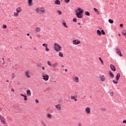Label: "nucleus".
I'll use <instances>...</instances> for the list:
<instances>
[{"instance_id": "nucleus-1", "label": "nucleus", "mask_w": 126, "mask_h": 126, "mask_svg": "<svg viewBox=\"0 0 126 126\" xmlns=\"http://www.w3.org/2000/svg\"><path fill=\"white\" fill-rule=\"evenodd\" d=\"M75 13L78 18H83V13H84V10L83 9L79 7L75 10Z\"/></svg>"}, {"instance_id": "nucleus-2", "label": "nucleus", "mask_w": 126, "mask_h": 126, "mask_svg": "<svg viewBox=\"0 0 126 126\" xmlns=\"http://www.w3.org/2000/svg\"><path fill=\"white\" fill-rule=\"evenodd\" d=\"M54 50L56 51V52H61L62 50V48L61 46L59 45L58 43H55L54 44Z\"/></svg>"}, {"instance_id": "nucleus-3", "label": "nucleus", "mask_w": 126, "mask_h": 126, "mask_svg": "<svg viewBox=\"0 0 126 126\" xmlns=\"http://www.w3.org/2000/svg\"><path fill=\"white\" fill-rule=\"evenodd\" d=\"M42 79H43V80H45V81H48V80H49V75L48 74L42 73Z\"/></svg>"}, {"instance_id": "nucleus-4", "label": "nucleus", "mask_w": 126, "mask_h": 126, "mask_svg": "<svg viewBox=\"0 0 126 126\" xmlns=\"http://www.w3.org/2000/svg\"><path fill=\"white\" fill-rule=\"evenodd\" d=\"M0 121L3 125H6V122L5 121V118H4V117L0 115Z\"/></svg>"}, {"instance_id": "nucleus-5", "label": "nucleus", "mask_w": 126, "mask_h": 126, "mask_svg": "<svg viewBox=\"0 0 126 126\" xmlns=\"http://www.w3.org/2000/svg\"><path fill=\"white\" fill-rule=\"evenodd\" d=\"M99 79L102 82H105L106 81V76L104 75H99Z\"/></svg>"}, {"instance_id": "nucleus-6", "label": "nucleus", "mask_w": 126, "mask_h": 126, "mask_svg": "<svg viewBox=\"0 0 126 126\" xmlns=\"http://www.w3.org/2000/svg\"><path fill=\"white\" fill-rule=\"evenodd\" d=\"M116 50L117 54H118L120 57H123V55L122 54V52H121V50H120L119 47H116Z\"/></svg>"}, {"instance_id": "nucleus-7", "label": "nucleus", "mask_w": 126, "mask_h": 126, "mask_svg": "<svg viewBox=\"0 0 126 126\" xmlns=\"http://www.w3.org/2000/svg\"><path fill=\"white\" fill-rule=\"evenodd\" d=\"M73 44L74 45H79L80 44V41L78 39L73 40Z\"/></svg>"}, {"instance_id": "nucleus-8", "label": "nucleus", "mask_w": 126, "mask_h": 126, "mask_svg": "<svg viewBox=\"0 0 126 126\" xmlns=\"http://www.w3.org/2000/svg\"><path fill=\"white\" fill-rule=\"evenodd\" d=\"M85 111H86V114H90V113H91V108H90V107H87L85 109Z\"/></svg>"}, {"instance_id": "nucleus-9", "label": "nucleus", "mask_w": 126, "mask_h": 126, "mask_svg": "<svg viewBox=\"0 0 126 126\" xmlns=\"http://www.w3.org/2000/svg\"><path fill=\"white\" fill-rule=\"evenodd\" d=\"M73 80L74 81V82H76V83H78V82H79V78L77 76H75L73 78Z\"/></svg>"}, {"instance_id": "nucleus-10", "label": "nucleus", "mask_w": 126, "mask_h": 126, "mask_svg": "<svg viewBox=\"0 0 126 126\" xmlns=\"http://www.w3.org/2000/svg\"><path fill=\"white\" fill-rule=\"evenodd\" d=\"M25 74L27 77H28V78H30V77H31V76L30 75V71L29 70L26 71L25 72Z\"/></svg>"}, {"instance_id": "nucleus-11", "label": "nucleus", "mask_w": 126, "mask_h": 126, "mask_svg": "<svg viewBox=\"0 0 126 126\" xmlns=\"http://www.w3.org/2000/svg\"><path fill=\"white\" fill-rule=\"evenodd\" d=\"M16 11L19 13H20V12H22V8H21V7H19L17 8Z\"/></svg>"}, {"instance_id": "nucleus-12", "label": "nucleus", "mask_w": 126, "mask_h": 126, "mask_svg": "<svg viewBox=\"0 0 126 126\" xmlns=\"http://www.w3.org/2000/svg\"><path fill=\"white\" fill-rule=\"evenodd\" d=\"M40 12L41 13H46V9L44 7L40 8Z\"/></svg>"}, {"instance_id": "nucleus-13", "label": "nucleus", "mask_w": 126, "mask_h": 126, "mask_svg": "<svg viewBox=\"0 0 126 126\" xmlns=\"http://www.w3.org/2000/svg\"><path fill=\"white\" fill-rule=\"evenodd\" d=\"M110 67L112 70H113V71H116V67H115V66L114 65L111 64Z\"/></svg>"}, {"instance_id": "nucleus-14", "label": "nucleus", "mask_w": 126, "mask_h": 126, "mask_svg": "<svg viewBox=\"0 0 126 126\" xmlns=\"http://www.w3.org/2000/svg\"><path fill=\"white\" fill-rule=\"evenodd\" d=\"M120 76H121V75L119 73L117 74V75H116V80L117 81H119V80L120 79Z\"/></svg>"}, {"instance_id": "nucleus-15", "label": "nucleus", "mask_w": 126, "mask_h": 126, "mask_svg": "<svg viewBox=\"0 0 126 126\" xmlns=\"http://www.w3.org/2000/svg\"><path fill=\"white\" fill-rule=\"evenodd\" d=\"M21 96H22V97H24V100H25V101H27V96L21 94H20Z\"/></svg>"}, {"instance_id": "nucleus-16", "label": "nucleus", "mask_w": 126, "mask_h": 126, "mask_svg": "<svg viewBox=\"0 0 126 126\" xmlns=\"http://www.w3.org/2000/svg\"><path fill=\"white\" fill-rule=\"evenodd\" d=\"M27 94L28 96H31V91H30V90H28L27 91Z\"/></svg>"}, {"instance_id": "nucleus-17", "label": "nucleus", "mask_w": 126, "mask_h": 126, "mask_svg": "<svg viewBox=\"0 0 126 126\" xmlns=\"http://www.w3.org/2000/svg\"><path fill=\"white\" fill-rule=\"evenodd\" d=\"M122 33L123 35H124V36L126 37V30H123L122 31Z\"/></svg>"}, {"instance_id": "nucleus-18", "label": "nucleus", "mask_w": 126, "mask_h": 126, "mask_svg": "<svg viewBox=\"0 0 126 126\" xmlns=\"http://www.w3.org/2000/svg\"><path fill=\"white\" fill-rule=\"evenodd\" d=\"M47 117L48 118V119H52V118H53V115L51 114H47Z\"/></svg>"}, {"instance_id": "nucleus-19", "label": "nucleus", "mask_w": 126, "mask_h": 126, "mask_svg": "<svg viewBox=\"0 0 126 126\" xmlns=\"http://www.w3.org/2000/svg\"><path fill=\"white\" fill-rule=\"evenodd\" d=\"M55 4H58L59 5H60V4H61V1H60L59 0H56L55 1Z\"/></svg>"}, {"instance_id": "nucleus-20", "label": "nucleus", "mask_w": 126, "mask_h": 126, "mask_svg": "<svg viewBox=\"0 0 126 126\" xmlns=\"http://www.w3.org/2000/svg\"><path fill=\"white\" fill-rule=\"evenodd\" d=\"M97 34L98 36H101L102 35V32L99 30H97Z\"/></svg>"}, {"instance_id": "nucleus-21", "label": "nucleus", "mask_w": 126, "mask_h": 126, "mask_svg": "<svg viewBox=\"0 0 126 126\" xmlns=\"http://www.w3.org/2000/svg\"><path fill=\"white\" fill-rule=\"evenodd\" d=\"M63 25L64 27H65V28H68V27L66 25V23H65V22H63Z\"/></svg>"}, {"instance_id": "nucleus-22", "label": "nucleus", "mask_w": 126, "mask_h": 126, "mask_svg": "<svg viewBox=\"0 0 126 126\" xmlns=\"http://www.w3.org/2000/svg\"><path fill=\"white\" fill-rule=\"evenodd\" d=\"M19 16V13L18 12H14V16H15L16 17H17Z\"/></svg>"}, {"instance_id": "nucleus-23", "label": "nucleus", "mask_w": 126, "mask_h": 126, "mask_svg": "<svg viewBox=\"0 0 126 126\" xmlns=\"http://www.w3.org/2000/svg\"><path fill=\"white\" fill-rule=\"evenodd\" d=\"M61 105L60 104H58L57 105H56V109H58V110H61V109H62V107H61Z\"/></svg>"}, {"instance_id": "nucleus-24", "label": "nucleus", "mask_w": 126, "mask_h": 126, "mask_svg": "<svg viewBox=\"0 0 126 126\" xmlns=\"http://www.w3.org/2000/svg\"><path fill=\"white\" fill-rule=\"evenodd\" d=\"M58 63H54L52 64L51 66H52V67L55 68L58 65Z\"/></svg>"}, {"instance_id": "nucleus-25", "label": "nucleus", "mask_w": 126, "mask_h": 126, "mask_svg": "<svg viewBox=\"0 0 126 126\" xmlns=\"http://www.w3.org/2000/svg\"><path fill=\"white\" fill-rule=\"evenodd\" d=\"M35 10H36V12H38V13L41 12V8L37 7V8H36Z\"/></svg>"}, {"instance_id": "nucleus-26", "label": "nucleus", "mask_w": 126, "mask_h": 126, "mask_svg": "<svg viewBox=\"0 0 126 126\" xmlns=\"http://www.w3.org/2000/svg\"><path fill=\"white\" fill-rule=\"evenodd\" d=\"M109 75H110V76H111V77L114 78V74H113L111 71H109Z\"/></svg>"}, {"instance_id": "nucleus-27", "label": "nucleus", "mask_w": 126, "mask_h": 126, "mask_svg": "<svg viewBox=\"0 0 126 126\" xmlns=\"http://www.w3.org/2000/svg\"><path fill=\"white\" fill-rule=\"evenodd\" d=\"M85 14L87 16H90V13L87 11H85Z\"/></svg>"}, {"instance_id": "nucleus-28", "label": "nucleus", "mask_w": 126, "mask_h": 126, "mask_svg": "<svg viewBox=\"0 0 126 126\" xmlns=\"http://www.w3.org/2000/svg\"><path fill=\"white\" fill-rule=\"evenodd\" d=\"M94 11H95V12H96V13H97V14H100V13L99 12V10H98L97 9V8H94Z\"/></svg>"}, {"instance_id": "nucleus-29", "label": "nucleus", "mask_w": 126, "mask_h": 126, "mask_svg": "<svg viewBox=\"0 0 126 126\" xmlns=\"http://www.w3.org/2000/svg\"><path fill=\"white\" fill-rule=\"evenodd\" d=\"M108 22H109V23H111V24H113V23H114V21L111 19H109L108 20Z\"/></svg>"}, {"instance_id": "nucleus-30", "label": "nucleus", "mask_w": 126, "mask_h": 126, "mask_svg": "<svg viewBox=\"0 0 126 126\" xmlns=\"http://www.w3.org/2000/svg\"><path fill=\"white\" fill-rule=\"evenodd\" d=\"M36 32H41V28H37L35 29Z\"/></svg>"}, {"instance_id": "nucleus-31", "label": "nucleus", "mask_w": 126, "mask_h": 126, "mask_svg": "<svg viewBox=\"0 0 126 126\" xmlns=\"http://www.w3.org/2000/svg\"><path fill=\"white\" fill-rule=\"evenodd\" d=\"M59 57L63 58V54L62 52H59Z\"/></svg>"}, {"instance_id": "nucleus-32", "label": "nucleus", "mask_w": 126, "mask_h": 126, "mask_svg": "<svg viewBox=\"0 0 126 126\" xmlns=\"http://www.w3.org/2000/svg\"><path fill=\"white\" fill-rule=\"evenodd\" d=\"M58 13H59V14H60V15H62V14H63V12H62V11L59 10L57 11Z\"/></svg>"}, {"instance_id": "nucleus-33", "label": "nucleus", "mask_w": 126, "mask_h": 126, "mask_svg": "<svg viewBox=\"0 0 126 126\" xmlns=\"http://www.w3.org/2000/svg\"><path fill=\"white\" fill-rule=\"evenodd\" d=\"M47 64H48V65H49V66H52V63H51V62L50 61H47Z\"/></svg>"}, {"instance_id": "nucleus-34", "label": "nucleus", "mask_w": 126, "mask_h": 126, "mask_svg": "<svg viewBox=\"0 0 126 126\" xmlns=\"http://www.w3.org/2000/svg\"><path fill=\"white\" fill-rule=\"evenodd\" d=\"M28 2L29 3V5H32V0H29Z\"/></svg>"}, {"instance_id": "nucleus-35", "label": "nucleus", "mask_w": 126, "mask_h": 126, "mask_svg": "<svg viewBox=\"0 0 126 126\" xmlns=\"http://www.w3.org/2000/svg\"><path fill=\"white\" fill-rule=\"evenodd\" d=\"M42 46H43V47H45L46 48V47H48V44H46V43H43V44H42Z\"/></svg>"}, {"instance_id": "nucleus-36", "label": "nucleus", "mask_w": 126, "mask_h": 126, "mask_svg": "<svg viewBox=\"0 0 126 126\" xmlns=\"http://www.w3.org/2000/svg\"><path fill=\"white\" fill-rule=\"evenodd\" d=\"M73 21L74 22H77V18H73Z\"/></svg>"}, {"instance_id": "nucleus-37", "label": "nucleus", "mask_w": 126, "mask_h": 126, "mask_svg": "<svg viewBox=\"0 0 126 126\" xmlns=\"http://www.w3.org/2000/svg\"><path fill=\"white\" fill-rule=\"evenodd\" d=\"M71 99L72 100H74V99H75V96H73V95H71Z\"/></svg>"}, {"instance_id": "nucleus-38", "label": "nucleus", "mask_w": 126, "mask_h": 126, "mask_svg": "<svg viewBox=\"0 0 126 126\" xmlns=\"http://www.w3.org/2000/svg\"><path fill=\"white\" fill-rule=\"evenodd\" d=\"M45 51H46V52H49V51H50V49L48 48V46L46 47Z\"/></svg>"}, {"instance_id": "nucleus-39", "label": "nucleus", "mask_w": 126, "mask_h": 126, "mask_svg": "<svg viewBox=\"0 0 126 126\" xmlns=\"http://www.w3.org/2000/svg\"><path fill=\"white\" fill-rule=\"evenodd\" d=\"M70 0H65V2L66 3H69Z\"/></svg>"}, {"instance_id": "nucleus-40", "label": "nucleus", "mask_w": 126, "mask_h": 126, "mask_svg": "<svg viewBox=\"0 0 126 126\" xmlns=\"http://www.w3.org/2000/svg\"><path fill=\"white\" fill-rule=\"evenodd\" d=\"M101 33L102 35H105V32H104V30H101Z\"/></svg>"}, {"instance_id": "nucleus-41", "label": "nucleus", "mask_w": 126, "mask_h": 126, "mask_svg": "<svg viewBox=\"0 0 126 126\" xmlns=\"http://www.w3.org/2000/svg\"><path fill=\"white\" fill-rule=\"evenodd\" d=\"M113 82H114V83H115V84H118V81H116L115 80H113Z\"/></svg>"}, {"instance_id": "nucleus-42", "label": "nucleus", "mask_w": 126, "mask_h": 126, "mask_svg": "<svg viewBox=\"0 0 126 126\" xmlns=\"http://www.w3.org/2000/svg\"><path fill=\"white\" fill-rule=\"evenodd\" d=\"M32 49H33V51H37V48L36 47H33Z\"/></svg>"}, {"instance_id": "nucleus-43", "label": "nucleus", "mask_w": 126, "mask_h": 126, "mask_svg": "<svg viewBox=\"0 0 126 126\" xmlns=\"http://www.w3.org/2000/svg\"><path fill=\"white\" fill-rule=\"evenodd\" d=\"M100 62L101 63V64L103 65V64H104V62L103 61V60H100Z\"/></svg>"}, {"instance_id": "nucleus-44", "label": "nucleus", "mask_w": 126, "mask_h": 126, "mask_svg": "<svg viewBox=\"0 0 126 126\" xmlns=\"http://www.w3.org/2000/svg\"><path fill=\"white\" fill-rule=\"evenodd\" d=\"M3 28H4V29L6 28V25H3Z\"/></svg>"}, {"instance_id": "nucleus-45", "label": "nucleus", "mask_w": 126, "mask_h": 126, "mask_svg": "<svg viewBox=\"0 0 126 126\" xmlns=\"http://www.w3.org/2000/svg\"><path fill=\"white\" fill-rule=\"evenodd\" d=\"M12 78H13L14 77H15V76H14V73H13V74H12Z\"/></svg>"}, {"instance_id": "nucleus-46", "label": "nucleus", "mask_w": 126, "mask_h": 126, "mask_svg": "<svg viewBox=\"0 0 126 126\" xmlns=\"http://www.w3.org/2000/svg\"><path fill=\"white\" fill-rule=\"evenodd\" d=\"M110 95H111V96H113V95H114V93H113V92L111 93Z\"/></svg>"}, {"instance_id": "nucleus-47", "label": "nucleus", "mask_w": 126, "mask_h": 126, "mask_svg": "<svg viewBox=\"0 0 126 126\" xmlns=\"http://www.w3.org/2000/svg\"><path fill=\"white\" fill-rule=\"evenodd\" d=\"M123 123H124V124H126V120H124L123 121Z\"/></svg>"}, {"instance_id": "nucleus-48", "label": "nucleus", "mask_w": 126, "mask_h": 126, "mask_svg": "<svg viewBox=\"0 0 126 126\" xmlns=\"http://www.w3.org/2000/svg\"><path fill=\"white\" fill-rule=\"evenodd\" d=\"M120 26L121 27H124V24H120Z\"/></svg>"}, {"instance_id": "nucleus-49", "label": "nucleus", "mask_w": 126, "mask_h": 126, "mask_svg": "<svg viewBox=\"0 0 126 126\" xmlns=\"http://www.w3.org/2000/svg\"><path fill=\"white\" fill-rule=\"evenodd\" d=\"M35 102H36V103H39V100H37V99H36V100H35Z\"/></svg>"}, {"instance_id": "nucleus-50", "label": "nucleus", "mask_w": 126, "mask_h": 126, "mask_svg": "<svg viewBox=\"0 0 126 126\" xmlns=\"http://www.w3.org/2000/svg\"><path fill=\"white\" fill-rule=\"evenodd\" d=\"M78 126H82V125L81 124V123H79V124H78Z\"/></svg>"}, {"instance_id": "nucleus-51", "label": "nucleus", "mask_w": 126, "mask_h": 126, "mask_svg": "<svg viewBox=\"0 0 126 126\" xmlns=\"http://www.w3.org/2000/svg\"><path fill=\"white\" fill-rule=\"evenodd\" d=\"M42 68L43 70H45V67H42Z\"/></svg>"}, {"instance_id": "nucleus-52", "label": "nucleus", "mask_w": 126, "mask_h": 126, "mask_svg": "<svg viewBox=\"0 0 126 126\" xmlns=\"http://www.w3.org/2000/svg\"><path fill=\"white\" fill-rule=\"evenodd\" d=\"M11 91H13V92H14V90H13V89H11Z\"/></svg>"}, {"instance_id": "nucleus-53", "label": "nucleus", "mask_w": 126, "mask_h": 126, "mask_svg": "<svg viewBox=\"0 0 126 126\" xmlns=\"http://www.w3.org/2000/svg\"><path fill=\"white\" fill-rule=\"evenodd\" d=\"M74 100H75V102L77 101V99L75 98Z\"/></svg>"}, {"instance_id": "nucleus-54", "label": "nucleus", "mask_w": 126, "mask_h": 126, "mask_svg": "<svg viewBox=\"0 0 126 126\" xmlns=\"http://www.w3.org/2000/svg\"><path fill=\"white\" fill-rule=\"evenodd\" d=\"M27 36H30V33H27Z\"/></svg>"}, {"instance_id": "nucleus-55", "label": "nucleus", "mask_w": 126, "mask_h": 126, "mask_svg": "<svg viewBox=\"0 0 126 126\" xmlns=\"http://www.w3.org/2000/svg\"><path fill=\"white\" fill-rule=\"evenodd\" d=\"M99 61H101V60H102V59H101V58H99Z\"/></svg>"}, {"instance_id": "nucleus-56", "label": "nucleus", "mask_w": 126, "mask_h": 126, "mask_svg": "<svg viewBox=\"0 0 126 126\" xmlns=\"http://www.w3.org/2000/svg\"><path fill=\"white\" fill-rule=\"evenodd\" d=\"M99 61H101V60H102V59H101V58H99Z\"/></svg>"}, {"instance_id": "nucleus-57", "label": "nucleus", "mask_w": 126, "mask_h": 126, "mask_svg": "<svg viewBox=\"0 0 126 126\" xmlns=\"http://www.w3.org/2000/svg\"><path fill=\"white\" fill-rule=\"evenodd\" d=\"M78 25H80V23H78Z\"/></svg>"}, {"instance_id": "nucleus-58", "label": "nucleus", "mask_w": 126, "mask_h": 126, "mask_svg": "<svg viewBox=\"0 0 126 126\" xmlns=\"http://www.w3.org/2000/svg\"><path fill=\"white\" fill-rule=\"evenodd\" d=\"M1 108H0V112H1Z\"/></svg>"}, {"instance_id": "nucleus-59", "label": "nucleus", "mask_w": 126, "mask_h": 126, "mask_svg": "<svg viewBox=\"0 0 126 126\" xmlns=\"http://www.w3.org/2000/svg\"><path fill=\"white\" fill-rule=\"evenodd\" d=\"M118 35H119V36H120V37L121 34L119 33Z\"/></svg>"}, {"instance_id": "nucleus-60", "label": "nucleus", "mask_w": 126, "mask_h": 126, "mask_svg": "<svg viewBox=\"0 0 126 126\" xmlns=\"http://www.w3.org/2000/svg\"><path fill=\"white\" fill-rule=\"evenodd\" d=\"M65 71H67V69H65Z\"/></svg>"}, {"instance_id": "nucleus-61", "label": "nucleus", "mask_w": 126, "mask_h": 126, "mask_svg": "<svg viewBox=\"0 0 126 126\" xmlns=\"http://www.w3.org/2000/svg\"><path fill=\"white\" fill-rule=\"evenodd\" d=\"M6 82H9V81H8V80H7V81H6Z\"/></svg>"}, {"instance_id": "nucleus-62", "label": "nucleus", "mask_w": 126, "mask_h": 126, "mask_svg": "<svg viewBox=\"0 0 126 126\" xmlns=\"http://www.w3.org/2000/svg\"><path fill=\"white\" fill-rule=\"evenodd\" d=\"M31 37V39H32V37L30 36Z\"/></svg>"}, {"instance_id": "nucleus-63", "label": "nucleus", "mask_w": 126, "mask_h": 126, "mask_svg": "<svg viewBox=\"0 0 126 126\" xmlns=\"http://www.w3.org/2000/svg\"><path fill=\"white\" fill-rule=\"evenodd\" d=\"M62 67H63V65Z\"/></svg>"}, {"instance_id": "nucleus-64", "label": "nucleus", "mask_w": 126, "mask_h": 126, "mask_svg": "<svg viewBox=\"0 0 126 126\" xmlns=\"http://www.w3.org/2000/svg\"><path fill=\"white\" fill-rule=\"evenodd\" d=\"M2 60H4V59L3 58Z\"/></svg>"}]
</instances>
